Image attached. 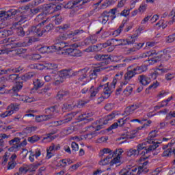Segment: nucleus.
<instances>
[{
	"mask_svg": "<svg viewBox=\"0 0 175 175\" xmlns=\"http://www.w3.org/2000/svg\"><path fill=\"white\" fill-rule=\"evenodd\" d=\"M25 51H27V49H11L8 48V44H6L5 49H0V55L8 54L10 57H23Z\"/></svg>",
	"mask_w": 175,
	"mask_h": 175,
	"instance_id": "f257e3e1",
	"label": "nucleus"
},
{
	"mask_svg": "<svg viewBox=\"0 0 175 175\" xmlns=\"http://www.w3.org/2000/svg\"><path fill=\"white\" fill-rule=\"evenodd\" d=\"M53 28V26L51 23L47 25L42 30L39 27V25L32 26L29 29V33H36L38 36H43L44 33H48V32H50Z\"/></svg>",
	"mask_w": 175,
	"mask_h": 175,
	"instance_id": "f03ea898",
	"label": "nucleus"
},
{
	"mask_svg": "<svg viewBox=\"0 0 175 175\" xmlns=\"http://www.w3.org/2000/svg\"><path fill=\"white\" fill-rule=\"evenodd\" d=\"M88 70H90L88 68H85L79 70V71L73 72L72 76H78V83H79L81 85H84L85 83H87Z\"/></svg>",
	"mask_w": 175,
	"mask_h": 175,
	"instance_id": "7ed1b4c3",
	"label": "nucleus"
},
{
	"mask_svg": "<svg viewBox=\"0 0 175 175\" xmlns=\"http://www.w3.org/2000/svg\"><path fill=\"white\" fill-rule=\"evenodd\" d=\"M117 78H114L110 86H109V83H107L106 84H102L103 87L101 90H103L104 97L105 99L109 98L110 95H111V94L114 91V88H116V85L117 84Z\"/></svg>",
	"mask_w": 175,
	"mask_h": 175,
	"instance_id": "20e7f679",
	"label": "nucleus"
},
{
	"mask_svg": "<svg viewBox=\"0 0 175 175\" xmlns=\"http://www.w3.org/2000/svg\"><path fill=\"white\" fill-rule=\"evenodd\" d=\"M116 117V113H111L107 116L105 118H103L99 120L96 121L97 126L96 127V131H100L103 128L105 127V125H107V123L111 120H113Z\"/></svg>",
	"mask_w": 175,
	"mask_h": 175,
	"instance_id": "39448f33",
	"label": "nucleus"
},
{
	"mask_svg": "<svg viewBox=\"0 0 175 175\" xmlns=\"http://www.w3.org/2000/svg\"><path fill=\"white\" fill-rule=\"evenodd\" d=\"M159 144H161V143L154 142L152 145H150L148 148L145 149V151L141 153L142 157H140L139 161L142 162L143 161H146V159H148L150 155H148V154L151 152V151H154V150H157V148L159 147Z\"/></svg>",
	"mask_w": 175,
	"mask_h": 175,
	"instance_id": "423d86ee",
	"label": "nucleus"
},
{
	"mask_svg": "<svg viewBox=\"0 0 175 175\" xmlns=\"http://www.w3.org/2000/svg\"><path fill=\"white\" fill-rule=\"evenodd\" d=\"M21 139L19 137H14V139L9 141L10 146H12L9 148L8 151L14 152L18 151V148H21Z\"/></svg>",
	"mask_w": 175,
	"mask_h": 175,
	"instance_id": "0eeeda50",
	"label": "nucleus"
},
{
	"mask_svg": "<svg viewBox=\"0 0 175 175\" xmlns=\"http://www.w3.org/2000/svg\"><path fill=\"white\" fill-rule=\"evenodd\" d=\"M18 105H17V104H11L7 108V110L8 111H6L4 113L0 114V117H1V118L10 117L12 114H14V111H18Z\"/></svg>",
	"mask_w": 175,
	"mask_h": 175,
	"instance_id": "6e6552de",
	"label": "nucleus"
},
{
	"mask_svg": "<svg viewBox=\"0 0 175 175\" xmlns=\"http://www.w3.org/2000/svg\"><path fill=\"white\" fill-rule=\"evenodd\" d=\"M83 33L84 31L83 30H75L68 33L67 38H68V39H72V42H79V40H81V38H83L81 33Z\"/></svg>",
	"mask_w": 175,
	"mask_h": 175,
	"instance_id": "1a4fd4ad",
	"label": "nucleus"
},
{
	"mask_svg": "<svg viewBox=\"0 0 175 175\" xmlns=\"http://www.w3.org/2000/svg\"><path fill=\"white\" fill-rule=\"evenodd\" d=\"M91 0H75L72 3L68 2L65 8L66 9H72L73 6H76V5H79V6H87V3H90Z\"/></svg>",
	"mask_w": 175,
	"mask_h": 175,
	"instance_id": "9d476101",
	"label": "nucleus"
},
{
	"mask_svg": "<svg viewBox=\"0 0 175 175\" xmlns=\"http://www.w3.org/2000/svg\"><path fill=\"white\" fill-rule=\"evenodd\" d=\"M94 58L96 61H103L104 65H109L111 61V58H110L109 55L96 54Z\"/></svg>",
	"mask_w": 175,
	"mask_h": 175,
	"instance_id": "9b49d317",
	"label": "nucleus"
},
{
	"mask_svg": "<svg viewBox=\"0 0 175 175\" xmlns=\"http://www.w3.org/2000/svg\"><path fill=\"white\" fill-rule=\"evenodd\" d=\"M137 75L136 71L133 66H130L127 68V71L124 74V80L129 81L133 77H135Z\"/></svg>",
	"mask_w": 175,
	"mask_h": 175,
	"instance_id": "f8f14e48",
	"label": "nucleus"
},
{
	"mask_svg": "<svg viewBox=\"0 0 175 175\" xmlns=\"http://www.w3.org/2000/svg\"><path fill=\"white\" fill-rule=\"evenodd\" d=\"M65 54L70 57H81V51L77 49L68 48L65 50Z\"/></svg>",
	"mask_w": 175,
	"mask_h": 175,
	"instance_id": "ddd939ff",
	"label": "nucleus"
},
{
	"mask_svg": "<svg viewBox=\"0 0 175 175\" xmlns=\"http://www.w3.org/2000/svg\"><path fill=\"white\" fill-rule=\"evenodd\" d=\"M138 80L142 85H148L151 83V79L144 75L138 76Z\"/></svg>",
	"mask_w": 175,
	"mask_h": 175,
	"instance_id": "4468645a",
	"label": "nucleus"
},
{
	"mask_svg": "<svg viewBox=\"0 0 175 175\" xmlns=\"http://www.w3.org/2000/svg\"><path fill=\"white\" fill-rule=\"evenodd\" d=\"M108 44L107 42L103 43V44H98L97 45H94L92 46H89L87 50L88 51H99L102 47L106 48L108 47Z\"/></svg>",
	"mask_w": 175,
	"mask_h": 175,
	"instance_id": "2eb2a0df",
	"label": "nucleus"
},
{
	"mask_svg": "<svg viewBox=\"0 0 175 175\" xmlns=\"http://www.w3.org/2000/svg\"><path fill=\"white\" fill-rule=\"evenodd\" d=\"M137 109H139V105L136 104L126 107L124 110V116H131V114H133V112Z\"/></svg>",
	"mask_w": 175,
	"mask_h": 175,
	"instance_id": "dca6fc26",
	"label": "nucleus"
},
{
	"mask_svg": "<svg viewBox=\"0 0 175 175\" xmlns=\"http://www.w3.org/2000/svg\"><path fill=\"white\" fill-rule=\"evenodd\" d=\"M102 70H103V68L100 67H98L95 68L94 70H90L89 72V77L90 80L96 79L98 77V73H99V72H101Z\"/></svg>",
	"mask_w": 175,
	"mask_h": 175,
	"instance_id": "f3484780",
	"label": "nucleus"
},
{
	"mask_svg": "<svg viewBox=\"0 0 175 175\" xmlns=\"http://www.w3.org/2000/svg\"><path fill=\"white\" fill-rule=\"evenodd\" d=\"M30 155L29 157V159L30 162H34L35 161V158L38 159L39 158L40 155H42V152L40 150H36L35 152L33 151H29Z\"/></svg>",
	"mask_w": 175,
	"mask_h": 175,
	"instance_id": "a211bd4d",
	"label": "nucleus"
},
{
	"mask_svg": "<svg viewBox=\"0 0 175 175\" xmlns=\"http://www.w3.org/2000/svg\"><path fill=\"white\" fill-rule=\"evenodd\" d=\"M102 83L98 88H94V85H92L89 90V92L90 93V98H94L96 96V94L99 92L100 90H102Z\"/></svg>",
	"mask_w": 175,
	"mask_h": 175,
	"instance_id": "6ab92c4d",
	"label": "nucleus"
},
{
	"mask_svg": "<svg viewBox=\"0 0 175 175\" xmlns=\"http://www.w3.org/2000/svg\"><path fill=\"white\" fill-rule=\"evenodd\" d=\"M66 46V43L65 42H55L54 45L51 46V49L53 50H57V51H59V50H64Z\"/></svg>",
	"mask_w": 175,
	"mask_h": 175,
	"instance_id": "aec40b11",
	"label": "nucleus"
},
{
	"mask_svg": "<svg viewBox=\"0 0 175 175\" xmlns=\"http://www.w3.org/2000/svg\"><path fill=\"white\" fill-rule=\"evenodd\" d=\"M147 165H148V162L145 161L142 163V166H139L137 175H140V174H142V173H144V174L148 173L149 170L147 169V167H146V166H147Z\"/></svg>",
	"mask_w": 175,
	"mask_h": 175,
	"instance_id": "412c9836",
	"label": "nucleus"
},
{
	"mask_svg": "<svg viewBox=\"0 0 175 175\" xmlns=\"http://www.w3.org/2000/svg\"><path fill=\"white\" fill-rule=\"evenodd\" d=\"M57 105L48 107L45 109V113L48 114L46 116H52V118H54V114H55V113H58V110H57Z\"/></svg>",
	"mask_w": 175,
	"mask_h": 175,
	"instance_id": "4be33fe9",
	"label": "nucleus"
},
{
	"mask_svg": "<svg viewBox=\"0 0 175 175\" xmlns=\"http://www.w3.org/2000/svg\"><path fill=\"white\" fill-rule=\"evenodd\" d=\"M36 74L34 72H30L25 74L22 77H21V80L23 81H28V80H31L32 78L35 77Z\"/></svg>",
	"mask_w": 175,
	"mask_h": 175,
	"instance_id": "5701e85b",
	"label": "nucleus"
},
{
	"mask_svg": "<svg viewBox=\"0 0 175 175\" xmlns=\"http://www.w3.org/2000/svg\"><path fill=\"white\" fill-rule=\"evenodd\" d=\"M157 133H158V131L157 130L152 131L149 133L147 141L149 144H152L154 143V139L157 136Z\"/></svg>",
	"mask_w": 175,
	"mask_h": 175,
	"instance_id": "b1692460",
	"label": "nucleus"
},
{
	"mask_svg": "<svg viewBox=\"0 0 175 175\" xmlns=\"http://www.w3.org/2000/svg\"><path fill=\"white\" fill-rule=\"evenodd\" d=\"M69 97V91H61L59 92L56 96V99L57 100H62L65 98Z\"/></svg>",
	"mask_w": 175,
	"mask_h": 175,
	"instance_id": "393cba45",
	"label": "nucleus"
},
{
	"mask_svg": "<svg viewBox=\"0 0 175 175\" xmlns=\"http://www.w3.org/2000/svg\"><path fill=\"white\" fill-rule=\"evenodd\" d=\"M53 118V116H38L36 117V121L37 122H43V121H48V120H51Z\"/></svg>",
	"mask_w": 175,
	"mask_h": 175,
	"instance_id": "a878e982",
	"label": "nucleus"
},
{
	"mask_svg": "<svg viewBox=\"0 0 175 175\" xmlns=\"http://www.w3.org/2000/svg\"><path fill=\"white\" fill-rule=\"evenodd\" d=\"M21 25V22H17L15 23V26ZM16 33H18V36H24L25 35V31H24V29L23 27L18 26L16 27Z\"/></svg>",
	"mask_w": 175,
	"mask_h": 175,
	"instance_id": "bb28decb",
	"label": "nucleus"
},
{
	"mask_svg": "<svg viewBox=\"0 0 175 175\" xmlns=\"http://www.w3.org/2000/svg\"><path fill=\"white\" fill-rule=\"evenodd\" d=\"M43 16H44L43 14H39L35 18L36 23H39L37 25H39V27H40V26H42V25H44V23H47L46 20H43V18H44Z\"/></svg>",
	"mask_w": 175,
	"mask_h": 175,
	"instance_id": "cd10ccee",
	"label": "nucleus"
},
{
	"mask_svg": "<svg viewBox=\"0 0 175 175\" xmlns=\"http://www.w3.org/2000/svg\"><path fill=\"white\" fill-rule=\"evenodd\" d=\"M20 100L25 102V103H31V102H35V98L29 97L28 96H22L19 98Z\"/></svg>",
	"mask_w": 175,
	"mask_h": 175,
	"instance_id": "c85d7f7f",
	"label": "nucleus"
},
{
	"mask_svg": "<svg viewBox=\"0 0 175 175\" xmlns=\"http://www.w3.org/2000/svg\"><path fill=\"white\" fill-rule=\"evenodd\" d=\"M109 17H110V12L104 11L101 15L102 24H106L109 21Z\"/></svg>",
	"mask_w": 175,
	"mask_h": 175,
	"instance_id": "c756f323",
	"label": "nucleus"
},
{
	"mask_svg": "<svg viewBox=\"0 0 175 175\" xmlns=\"http://www.w3.org/2000/svg\"><path fill=\"white\" fill-rule=\"evenodd\" d=\"M59 76L62 79H66L68 77H70L72 75H70V71L69 70H62Z\"/></svg>",
	"mask_w": 175,
	"mask_h": 175,
	"instance_id": "7c9ffc66",
	"label": "nucleus"
},
{
	"mask_svg": "<svg viewBox=\"0 0 175 175\" xmlns=\"http://www.w3.org/2000/svg\"><path fill=\"white\" fill-rule=\"evenodd\" d=\"M12 16H13L12 11H0V18L3 17V18H9L10 17H12Z\"/></svg>",
	"mask_w": 175,
	"mask_h": 175,
	"instance_id": "2f4dec72",
	"label": "nucleus"
},
{
	"mask_svg": "<svg viewBox=\"0 0 175 175\" xmlns=\"http://www.w3.org/2000/svg\"><path fill=\"white\" fill-rule=\"evenodd\" d=\"M134 69L137 75H140L147 70V66H134Z\"/></svg>",
	"mask_w": 175,
	"mask_h": 175,
	"instance_id": "473e14b6",
	"label": "nucleus"
},
{
	"mask_svg": "<svg viewBox=\"0 0 175 175\" xmlns=\"http://www.w3.org/2000/svg\"><path fill=\"white\" fill-rule=\"evenodd\" d=\"M55 144L53 143L51 144V146H50L49 148L46 149V152H47L46 158H48V159H50V158L53 157V153L51 152L55 151Z\"/></svg>",
	"mask_w": 175,
	"mask_h": 175,
	"instance_id": "72a5a7b5",
	"label": "nucleus"
},
{
	"mask_svg": "<svg viewBox=\"0 0 175 175\" xmlns=\"http://www.w3.org/2000/svg\"><path fill=\"white\" fill-rule=\"evenodd\" d=\"M111 40H115V42H120V43H118L117 46H126V44L129 45V42L127 39H116L112 38Z\"/></svg>",
	"mask_w": 175,
	"mask_h": 175,
	"instance_id": "f704fd0d",
	"label": "nucleus"
},
{
	"mask_svg": "<svg viewBox=\"0 0 175 175\" xmlns=\"http://www.w3.org/2000/svg\"><path fill=\"white\" fill-rule=\"evenodd\" d=\"M70 121H72V118H66L65 116L64 120L54 122V124H55L56 126H58L59 125H62V124H68V122H70Z\"/></svg>",
	"mask_w": 175,
	"mask_h": 175,
	"instance_id": "c9c22d12",
	"label": "nucleus"
},
{
	"mask_svg": "<svg viewBox=\"0 0 175 175\" xmlns=\"http://www.w3.org/2000/svg\"><path fill=\"white\" fill-rule=\"evenodd\" d=\"M57 137V135L51 136V134H46V137H44L42 139V142L44 143H50V142H53L54 139Z\"/></svg>",
	"mask_w": 175,
	"mask_h": 175,
	"instance_id": "e433bc0d",
	"label": "nucleus"
},
{
	"mask_svg": "<svg viewBox=\"0 0 175 175\" xmlns=\"http://www.w3.org/2000/svg\"><path fill=\"white\" fill-rule=\"evenodd\" d=\"M43 82L40 81V80L39 79H35L33 81V85H34V90H36V91H38V90H39V88H40L41 87H43Z\"/></svg>",
	"mask_w": 175,
	"mask_h": 175,
	"instance_id": "4c0bfd02",
	"label": "nucleus"
},
{
	"mask_svg": "<svg viewBox=\"0 0 175 175\" xmlns=\"http://www.w3.org/2000/svg\"><path fill=\"white\" fill-rule=\"evenodd\" d=\"M25 10H26V12L32 13L33 14H38L40 10L39 8H35V9H31L29 8V6L27 5L25 7Z\"/></svg>",
	"mask_w": 175,
	"mask_h": 175,
	"instance_id": "58836bf2",
	"label": "nucleus"
},
{
	"mask_svg": "<svg viewBox=\"0 0 175 175\" xmlns=\"http://www.w3.org/2000/svg\"><path fill=\"white\" fill-rule=\"evenodd\" d=\"M139 154L140 153L139 152V150H137V149H130L127 152L128 157H136V156L137 157Z\"/></svg>",
	"mask_w": 175,
	"mask_h": 175,
	"instance_id": "ea45409f",
	"label": "nucleus"
},
{
	"mask_svg": "<svg viewBox=\"0 0 175 175\" xmlns=\"http://www.w3.org/2000/svg\"><path fill=\"white\" fill-rule=\"evenodd\" d=\"M152 57H153L150 58V59H149V61H152V62L153 64H157V62H158L159 61H161V59L162 58V55H159L156 53V55H154Z\"/></svg>",
	"mask_w": 175,
	"mask_h": 175,
	"instance_id": "a19ab883",
	"label": "nucleus"
},
{
	"mask_svg": "<svg viewBox=\"0 0 175 175\" xmlns=\"http://www.w3.org/2000/svg\"><path fill=\"white\" fill-rule=\"evenodd\" d=\"M9 81H16L17 80H21V77H18L17 74L10 75L8 78Z\"/></svg>",
	"mask_w": 175,
	"mask_h": 175,
	"instance_id": "79ce46f5",
	"label": "nucleus"
},
{
	"mask_svg": "<svg viewBox=\"0 0 175 175\" xmlns=\"http://www.w3.org/2000/svg\"><path fill=\"white\" fill-rule=\"evenodd\" d=\"M39 140H40V137L38 135H33L27 138V141L32 144L36 143V142H39Z\"/></svg>",
	"mask_w": 175,
	"mask_h": 175,
	"instance_id": "37998d69",
	"label": "nucleus"
},
{
	"mask_svg": "<svg viewBox=\"0 0 175 175\" xmlns=\"http://www.w3.org/2000/svg\"><path fill=\"white\" fill-rule=\"evenodd\" d=\"M24 69L21 66L15 68H8V73H20Z\"/></svg>",
	"mask_w": 175,
	"mask_h": 175,
	"instance_id": "c03bdc74",
	"label": "nucleus"
},
{
	"mask_svg": "<svg viewBox=\"0 0 175 175\" xmlns=\"http://www.w3.org/2000/svg\"><path fill=\"white\" fill-rule=\"evenodd\" d=\"M168 16L169 17H172V19L168 23L170 25H172L173 23H175V8L170 12V14Z\"/></svg>",
	"mask_w": 175,
	"mask_h": 175,
	"instance_id": "a18cd8bd",
	"label": "nucleus"
},
{
	"mask_svg": "<svg viewBox=\"0 0 175 175\" xmlns=\"http://www.w3.org/2000/svg\"><path fill=\"white\" fill-rule=\"evenodd\" d=\"M44 66L46 68V69H57V64L50 62L44 63Z\"/></svg>",
	"mask_w": 175,
	"mask_h": 175,
	"instance_id": "49530a36",
	"label": "nucleus"
},
{
	"mask_svg": "<svg viewBox=\"0 0 175 175\" xmlns=\"http://www.w3.org/2000/svg\"><path fill=\"white\" fill-rule=\"evenodd\" d=\"M12 34V31L10 30H3L0 31V38H6Z\"/></svg>",
	"mask_w": 175,
	"mask_h": 175,
	"instance_id": "de8ad7c7",
	"label": "nucleus"
},
{
	"mask_svg": "<svg viewBox=\"0 0 175 175\" xmlns=\"http://www.w3.org/2000/svg\"><path fill=\"white\" fill-rule=\"evenodd\" d=\"M161 58L165 59V61L170 59V52L169 51H164L163 54H161Z\"/></svg>",
	"mask_w": 175,
	"mask_h": 175,
	"instance_id": "09e8293b",
	"label": "nucleus"
},
{
	"mask_svg": "<svg viewBox=\"0 0 175 175\" xmlns=\"http://www.w3.org/2000/svg\"><path fill=\"white\" fill-rule=\"evenodd\" d=\"M157 55V53L152 51H148L142 55V58H147L148 57H152Z\"/></svg>",
	"mask_w": 175,
	"mask_h": 175,
	"instance_id": "8fccbe9b",
	"label": "nucleus"
},
{
	"mask_svg": "<svg viewBox=\"0 0 175 175\" xmlns=\"http://www.w3.org/2000/svg\"><path fill=\"white\" fill-rule=\"evenodd\" d=\"M136 39H137V35L134 34L131 36L130 38H127V40L129 42V44H133L135 42H136Z\"/></svg>",
	"mask_w": 175,
	"mask_h": 175,
	"instance_id": "3c124183",
	"label": "nucleus"
},
{
	"mask_svg": "<svg viewBox=\"0 0 175 175\" xmlns=\"http://www.w3.org/2000/svg\"><path fill=\"white\" fill-rule=\"evenodd\" d=\"M175 40V33L168 36L166 39V43H173Z\"/></svg>",
	"mask_w": 175,
	"mask_h": 175,
	"instance_id": "603ef678",
	"label": "nucleus"
},
{
	"mask_svg": "<svg viewBox=\"0 0 175 175\" xmlns=\"http://www.w3.org/2000/svg\"><path fill=\"white\" fill-rule=\"evenodd\" d=\"M17 165V163H16V161H9L8 166H7V170H13L14 167H16V165Z\"/></svg>",
	"mask_w": 175,
	"mask_h": 175,
	"instance_id": "864d4df0",
	"label": "nucleus"
},
{
	"mask_svg": "<svg viewBox=\"0 0 175 175\" xmlns=\"http://www.w3.org/2000/svg\"><path fill=\"white\" fill-rule=\"evenodd\" d=\"M54 23L56 25H59L62 23V16H59V14L55 15Z\"/></svg>",
	"mask_w": 175,
	"mask_h": 175,
	"instance_id": "5fc2aeb1",
	"label": "nucleus"
},
{
	"mask_svg": "<svg viewBox=\"0 0 175 175\" xmlns=\"http://www.w3.org/2000/svg\"><path fill=\"white\" fill-rule=\"evenodd\" d=\"M110 163V160H108L105 157H104L103 159L99 161V165L100 166H106V165H109Z\"/></svg>",
	"mask_w": 175,
	"mask_h": 175,
	"instance_id": "6e6d98bb",
	"label": "nucleus"
},
{
	"mask_svg": "<svg viewBox=\"0 0 175 175\" xmlns=\"http://www.w3.org/2000/svg\"><path fill=\"white\" fill-rule=\"evenodd\" d=\"M117 12H120L118 11V8H113V9H111L109 10V12H107V13H109V16L110 14H113V16H111L112 17V20H114V18H116V13H117Z\"/></svg>",
	"mask_w": 175,
	"mask_h": 175,
	"instance_id": "4d7b16f0",
	"label": "nucleus"
},
{
	"mask_svg": "<svg viewBox=\"0 0 175 175\" xmlns=\"http://www.w3.org/2000/svg\"><path fill=\"white\" fill-rule=\"evenodd\" d=\"M128 120H129V118H126V119L124 118H120L118 120V124L119 126H124V125H125V124L126 123V121H128Z\"/></svg>",
	"mask_w": 175,
	"mask_h": 175,
	"instance_id": "13d9d810",
	"label": "nucleus"
},
{
	"mask_svg": "<svg viewBox=\"0 0 175 175\" xmlns=\"http://www.w3.org/2000/svg\"><path fill=\"white\" fill-rule=\"evenodd\" d=\"M165 79L167 81H170L174 79V74L168 72L165 74Z\"/></svg>",
	"mask_w": 175,
	"mask_h": 175,
	"instance_id": "bf43d9fd",
	"label": "nucleus"
},
{
	"mask_svg": "<svg viewBox=\"0 0 175 175\" xmlns=\"http://www.w3.org/2000/svg\"><path fill=\"white\" fill-rule=\"evenodd\" d=\"M30 58L32 61H39V59H40V58H42V55H40L38 53H35V54H32L31 55Z\"/></svg>",
	"mask_w": 175,
	"mask_h": 175,
	"instance_id": "052dcab7",
	"label": "nucleus"
},
{
	"mask_svg": "<svg viewBox=\"0 0 175 175\" xmlns=\"http://www.w3.org/2000/svg\"><path fill=\"white\" fill-rule=\"evenodd\" d=\"M88 38L90 40L91 44H95V43L98 42V37L95 35L90 36Z\"/></svg>",
	"mask_w": 175,
	"mask_h": 175,
	"instance_id": "680f3d73",
	"label": "nucleus"
},
{
	"mask_svg": "<svg viewBox=\"0 0 175 175\" xmlns=\"http://www.w3.org/2000/svg\"><path fill=\"white\" fill-rule=\"evenodd\" d=\"M40 53L42 54H46V53H49L50 47L49 46H42L39 49Z\"/></svg>",
	"mask_w": 175,
	"mask_h": 175,
	"instance_id": "e2e57ef3",
	"label": "nucleus"
},
{
	"mask_svg": "<svg viewBox=\"0 0 175 175\" xmlns=\"http://www.w3.org/2000/svg\"><path fill=\"white\" fill-rule=\"evenodd\" d=\"M53 6H55V4L53 3L47 4L45 7V9H46L48 12H55V7H53Z\"/></svg>",
	"mask_w": 175,
	"mask_h": 175,
	"instance_id": "0e129e2a",
	"label": "nucleus"
},
{
	"mask_svg": "<svg viewBox=\"0 0 175 175\" xmlns=\"http://www.w3.org/2000/svg\"><path fill=\"white\" fill-rule=\"evenodd\" d=\"M132 91H133V88H132V87L131 86H129L126 88L123 92L124 95H126L128 96L130 94H132Z\"/></svg>",
	"mask_w": 175,
	"mask_h": 175,
	"instance_id": "69168bd1",
	"label": "nucleus"
},
{
	"mask_svg": "<svg viewBox=\"0 0 175 175\" xmlns=\"http://www.w3.org/2000/svg\"><path fill=\"white\" fill-rule=\"evenodd\" d=\"M21 88H23V85L17 83L15 86L12 88V91L14 92H18V91H20Z\"/></svg>",
	"mask_w": 175,
	"mask_h": 175,
	"instance_id": "338daca9",
	"label": "nucleus"
},
{
	"mask_svg": "<svg viewBox=\"0 0 175 175\" xmlns=\"http://www.w3.org/2000/svg\"><path fill=\"white\" fill-rule=\"evenodd\" d=\"M111 151H113V150H111L109 148H104L100 152L102 158H103V157H105V155H107L108 154H110V152H111Z\"/></svg>",
	"mask_w": 175,
	"mask_h": 175,
	"instance_id": "774afa93",
	"label": "nucleus"
}]
</instances>
